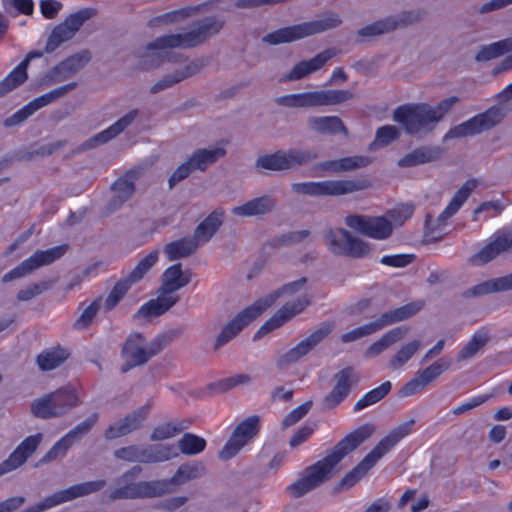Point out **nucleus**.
Here are the masks:
<instances>
[{"label":"nucleus","mask_w":512,"mask_h":512,"mask_svg":"<svg viewBox=\"0 0 512 512\" xmlns=\"http://www.w3.org/2000/svg\"><path fill=\"white\" fill-rule=\"evenodd\" d=\"M392 384L390 381L383 382L380 386L368 391L362 398H360L354 405V411L358 412L364 408L371 406L383 398H385L391 391Z\"/></svg>","instance_id":"6e6d98bb"},{"label":"nucleus","mask_w":512,"mask_h":512,"mask_svg":"<svg viewBox=\"0 0 512 512\" xmlns=\"http://www.w3.org/2000/svg\"><path fill=\"white\" fill-rule=\"evenodd\" d=\"M259 422L260 418L257 415H252L241 421L219 451L218 457L222 460H229L236 456L259 433Z\"/></svg>","instance_id":"dca6fc26"},{"label":"nucleus","mask_w":512,"mask_h":512,"mask_svg":"<svg viewBox=\"0 0 512 512\" xmlns=\"http://www.w3.org/2000/svg\"><path fill=\"white\" fill-rule=\"evenodd\" d=\"M306 283L307 278L301 277L298 280L284 284L282 287L275 290L273 293L257 300L256 302L258 305H260L262 312H264L267 308L272 306L279 297L283 295L292 296L300 292L305 287Z\"/></svg>","instance_id":"de8ad7c7"},{"label":"nucleus","mask_w":512,"mask_h":512,"mask_svg":"<svg viewBox=\"0 0 512 512\" xmlns=\"http://www.w3.org/2000/svg\"><path fill=\"white\" fill-rule=\"evenodd\" d=\"M342 23L339 14L328 11L324 13L319 19L303 22V30L305 37L322 33L338 27Z\"/></svg>","instance_id":"49530a36"},{"label":"nucleus","mask_w":512,"mask_h":512,"mask_svg":"<svg viewBox=\"0 0 512 512\" xmlns=\"http://www.w3.org/2000/svg\"><path fill=\"white\" fill-rule=\"evenodd\" d=\"M69 246L67 244H61L47 250H37L29 258L22 261L15 268L5 273L2 277L3 283L20 279L40 267L50 265L55 261L62 258L68 251Z\"/></svg>","instance_id":"ddd939ff"},{"label":"nucleus","mask_w":512,"mask_h":512,"mask_svg":"<svg viewBox=\"0 0 512 512\" xmlns=\"http://www.w3.org/2000/svg\"><path fill=\"white\" fill-rule=\"evenodd\" d=\"M323 239L328 250L337 256L363 258L371 251L368 242L352 235L344 228L328 229L325 231Z\"/></svg>","instance_id":"9d476101"},{"label":"nucleus","mask_w":512,"mask_h":512,"mask_svg":"<svg viewBox=\"0 0 512 512\" xmlns=\"http://www.w3.org/2000/svg\"><path fill=\"white\" fill-rule=\"evenodd\" d=\"M475 188L476 182L468 180L455 192L449 204L437 218L439 225H445L446 221L458 212Z\"/></svg>","instance_id":"e433bc0d"},{"label":"nucleus","mask_w":512,"mask_h":512,"mask_svg":"<svg viewBox=\"0 0 512 512\" xmlns=\"http://www.w3.org/2000/svg\"><path fill=\"white\" fill-rule=\"evenodd\" d=\"M202 67L203 62L201 60H193L184 68L163 76L151 87L150 92L152 94H157L160 91L172 87L182 80L197 74L202 69Z\"/></svg>","instance_id":"c756f323"},{"label":"nucleus","mask_w":512,"mask_h":512,"mask_svg":"<svg viewBox=\"0 0 512 512\" xmlns=\"http://www.w3.org/2000/svg\"><path fill=\"white\" fill-rule=\"evenodd\" d=\"M101 307V297L89 304L73 324L75 329H86L94 320Z\"/></svg>","instance_id":"774afa93"},{"label":"nucleus","mask_w":512,"mask_h":512,"mask_svg":"<svg viewBox=\"0 0 512 512\" xmlns=\"http://www.w3.org/2000/svg\"><path fill=\"white\" fill-rule=\"evenodd\" d=\"M365 180H323L298 182L291 185L295 193L312 197L341 196L367 188Z\"/></svg>","instance_id":"1a4fd4ad"},{"label":"nucleus","mask_w":512,"mask_h":512,"mask_svg":"<svg viewBox=\"0 0 512 512\" xmlns=\"http://www.w3.org/2000/svg\"><path fill=\"white\" fill-rule=\"evenodd\" d=\"M158 255H159L158 250H153L148 255H146L143 259H141L139 261V263L136 265V267L126 277L130 281V283L134 284V283L140 281L144 277V275L157 262Z\"/></svg>","instance_id":"052dcab7"},{"label":"nucleus","mask_w":512,"mask_h":512,"mask_svg":"<svg viewBox=\"0 0 512 512\" xmlns=\"http://www.w3.org/2000/svg\"><path fill=\"white\" fill-rule=\"evenodd\" d=\"M311 304V296L303 294L296 299L286 302L270 319H268L255 333L254 340L266 333L279 328L295 315L301 313Z\"/></svg>","instance_id":"6ab92c4d"},{"label":"nucleus","mask_w":512,"mask_h":512,"mask_svg":"<svg viewBox=\"0 0 512 512\" xmlns=\"http://www.w3.org/2000/svg\"><path fill=\"white\" fill-rule=\"evenodd\" d=\"M145 173V168L134 167L129 169L116 179L111 185L113 195L108 203L110 210L115 211L123 206L135 192V182L139 180Z\"/></svg>","instance_id":"aec40b11"},{"label":"nucleus","mask_w":512,"mask_h":512,"mask_svg":"<svg viewBox=\"0 0 512 512\" xmlns=\"http://www.w3.org/2000/svg\"><path fill=\"white\" fill-rule=\"evenodd\" d=\"M302 38H305V33L302 23H300L297 25L283 27L268 33L262 38V42L268 45H279L297 41Z\"/></svg>","instance_id":"a18cd8bd"},{"label":"nucleus","mask_w":512,"mask_h":512,"mask_svg":"<svg viewBox=\"0 0 512 512\" xmlns=\"http://www.w3.org/2000/svg\"><path fill=\"white\" fill-rule=\"evenodd\" d=\"M178 448L185 455H196L206 448V440L192 433H185L178 441Z\"/></svg>","instance_id":"13d9d810"},{"label":"nucleus","mask_w":512,"mask_h":512,"mask_svg":"<svg viewBox=\"0 0 512 512\" xmlns=\"http://www.w3.org/2000/svg\"><path fill=\"white\" fill-rule=\"evenodd\" d=\"M224 24L225 21L217 16L199 19L187 29L159 36L148 43L145 47L147 56L155 57L157 65L164 62L181 63L186 60V56L174 49L196 48L217 35Z\"/></svg>","instance_id":"f257e3e1"},{"label":"nucleus","mask_w":512,"mask_h":512,"mask_svg":"<svg viewBox=\"0 0 512 512\" xmlns=\"http://www.w3.org/2000/svg\"><path fill=\"white\" fill-rule=\"evenodd\" d=\"M98 413H92L89 417H87L84 421L77 424L73 429H71L63 438L73 446L76 442H78L83 436L89 433L92 427L98 421Z\"/></svg>","instance_id":"bf43d9fd"},{"label":"nucleus","mask_w":512,"mask_h":512,"mask_svg":"<svg viewBox=\"0 0 512 512\" xmlns=\"http://www.w3.org/2000/svg\"><path fill=\"white\" fill-rule=\"evenodd\" d=\"M345 224L356 232L377 240L387 239L393 232L391 221L381 216L348 215L345 217Z\"/></svg>","instance_id":"a211bd4d"},{"label":"nucleus","mask_w":512,"mask_h":512,"mask_svg":"<svg viewBox=\"0 0 512 512\" xmlns=\"http://www.w3.org/2000/svg\"><path fill=\"white\" fill-rule=\"evenodd\" d=\"M132 283L127 278L120 279L104 301V308L106 311H111L113 308L117 306V304L122 300V298L126 295Z\"/></svg>","instance_id":"680f3d73"},{"label":"nucleus","mask_w":512,"mask_h":512,"mask_svg":"<svg viewBox=\"0 0 512 512\" xmlns=\"http://www.w3.org/2000/svg\"><path fill=\"white\" fill-rule=\"evenodd\" d=\"M509 52H512V38H505L488 45H481L475 55V61H490Z\"/></svg>","instance_id":"8fccbe9b"},{"label":"nucleus","mask_w":512,"mask_h":512,"mask_svg":"<svg viewBox=\"0 0 512 512\" xmlns=\"http://www.w3.org/2000/svg\"><path fill=\"white\" fill-rule=\"evenodd\" d=\"M138 115L139 110L132 109L127 114L118 119L115 123H113L111 126L88 139L84 143V147L87 149L94 148L98 145L107 143L108 141L114 139L116 136L122 133L128 126H130L133 123V121L138 117Z\"/></svg>","instance_id":"c85d7f7f"},{"label":"nucleus","mask_w":512,"mask_h":512,"mask_svg":"<svg viewBox=\"0 0 512 512\" xmlns=\"http://www.w3.org/2000/svg\"><path fill=\"white\" fill-rule=\"evenodd\" d=\"M137 486V493L133 494L135 499L157 498L173 492L168 479L139 481Z\"/></svg>","instance_id":"c03bdc74"},{"label":"nucleus","mask_w":512,"mask_h":512,"mask_svg":"<svg viewBox=\"0 0 512 512\" xmlns=\"http://www.w3.org/2000/svg\"><path fill=\"white\" fill-rule=\"evenodd\" d=\"M178 456L173 445H130L114 451V457L127 462L152 464L165 462Z\"/></svg>","instance_id":"9b49d317"},{"label":"nucleus","mask_w":512,"mask_h":512,"mask_svg":"<svg viewBox=\"0 0 512 512\" xmlns=\"http://www.w3.org/2000/svg\"><path fill=\"white\" fill-rule=\"evenodd\" d=\"M69 353L62 347L57 346L43 350L36 358L40 370L50 371L61 366L68 358Z\"/></svg>","instance_id":"09e8293b"},{"label":"nucleus","mask_w":512,"mask_h":512,"mask_svg":"<svg viewBox=\"0 0 512 512\" xmlns=\"http://www.w3.org/2000/svg\"><path fill=\"white\" fill-rule=\"evenodd\" d=\"M180 334V329H173L166 333L159 334L147 347L143 346L144 337L142 334H131L122 347V354L127 361L122 366L121 371L125 373L136 366L147 363L149 359L161 352L173 340L180 336Z\"/></svg>","instance_id":"20e7f679"},{"label":"nucleus","mask_w":512,"mask_h":512,"mask_svg":"<svg viewBox=\"0 0 512 512\" xmlns=\"http://www.w3.org/2000/svg\"><path fill=\"white\" fill-rule=\"evenodd\" d=\"M142 472V467L139 465H135L131 467L129 470L125 471L122 475L115 479L116 488L111 490L108 495L110 501L117 500H126V499H135L133 494L137 493V483L135 482L136 478L140 476Z\"/></svg>","instance_id":"cd10ccee"},{"label":"nucleus","mask_w":512,"mask_h":512,"mask_svg":"<svg viewBox=\"0 0 512 512\" xmlns=\"http://www.w3.org/2000/svg\"><path fill=\"white\" fill-rule=\"evenodd\" d=\"M77 87L76 82H70L68 84L59 86L33 100H31L29 103L32 105L33 110L36 112L37 110L41 109L42 107H45L59 98L65 96L70 91L74 90Z\"/></svg>","instance_id":"864d4df0"},{"label":"nucleus","mask_w":512,"mask_h":512,"mask_svg":"<svg viewBox=\"0 0 512 512\" xmlns=\"http://www.w3.org/2000/svg\"><path fill=\"white\" fill-rule=\"evenodd\" d=\"M151 403L138 407L113 425H110L104 433L106 440H113L126 436L143 426L144 421L150 412Z\"/></svg>","instance_id":"b1692460"},{"label":"nucleus","mask_w":512,"mask_h":512,"mask_svg":"<svg viewBox=\"0 0 512 512\" xmlns=\"http://www.w3.org/2000/svg\"><path fill=\"white\" fill-rule=\"evenodd\" d=\"M392 118L401 125L406 134L417 138L427 136L437 126L432 106L425 102L400 105L394 110Z\"/></svg>","instance_id":"39448f33"},{"label":"nucleus","mask_w":512,"mask_h":512,"mask_svg":"<svg viewBox=\"0 0 512 512\" xmlns=\"http://www.w3.org/2000/svg\"><path fill=\"white\" fill-rule=\"evenodd\" d=\"M223 216L222 211H213L195 228L192 238L199 246L210 241L222 225Z\"/></svg>","instance_id":"ea45409f"},{"label":"nucleus","mask_w":512,"mask_h":512,"mask_svg":"<svg viewBox=\"0 0 512 512\" xmlns=\"http://www.w3.org/2000/svg\"><path fill=\"white\" fill-rule=\"evenodd\" d=\"M226 155L225 148L215 146L213 148H199L188 158L194 170L205 171L210 165L216 163Z\"/></svg>","instance_id":"a19ab883"},{"label":"nucleus","mask_w":512,"mask_h":512,"mask_svg":"<svg viewBox=\"0 0 512 512\" xmlns=\"http://www.w3.org/2000/svg\"><path fill=\"white\" fill-rule=\"evenodd\" d=\"M375 427L371 423L363 424L341 439L322 460L306 469V475L288 486L287 490L294 498L320 486L332 476L333 468L350 452L359 447L373 433Z\"/></svg>","instance_id":"f03ea898"},{"label":"nucleus","mask_w":512,"mask_h":512,"mask_svg":"<svg viewBox=\"0 0 512 512\" xmlns=\"http://www.w3.org/2000/svg\"><path fill=\"white\" fill-rule=\"evenodd\" d=\"M317 158L318 153L313 149L291 148L288 150H277L272 154H266L257 158L255 168L258 171L296 170L312 163Z\"/></svg>","instance_id":"0eeeda50"},{"label":"nucleus","mask_w":512,"mask_h":512,"mask_svg":"<svg viewBox=\"0 0 512 512\" xmlns=\"http://www.w3.org/2000/svg\"><path fill=\"white\" fill-rule=\"evenodd\" d=\"M43 56L41 51H31L26 58L0 81V97L21 85L27 79V66L32 59Z\"/></svg>","instance_id":"7c9ffc66"},{"label":"nucleus","mask_w":512,"mask_h":512,"mask_svg":"<svg viewBox=\"0 0 512 512\" xmlns=\"http://www.w3.org/2000/svg\"><path fill=\"white\" fill-rule=\"evenodd\" d=\"M178 301V295H167L161 292L156 299H152L143 304L135 313V317L147 319L158 317L168 311Z\"/></svg>","instance_id":"72a5a7b5"},{"label":"nucleus","mask_w":512,"mask_h":512,"mask_svg":"<svg viewBox=\"0 0 512 512\" xmlns=\"http://www.w3.org/2000/svg\"><path fill=\"white\" fill-rule=\"evenodd\" d=\"M509 113L502 105H493L486 111L450 128L444 135L443 141L473 136L487 131L498 125Z\"/></svg>","instance_id":"6e6552de"},{"label":"nucleus","mask_w":512,"mask_h":512,"mask_svg":"<svg viewBox=\"0 0 512 512\" xmlns=\"http://www.w3.org/2000/svg\"><path fill=\"white\" fill-rule=\"evenodd\" d=\"M54 282V280H44L39 283H31L24 289L19 290L16 298L20 302L30 301L44 291L49 290L53 286Z\"/></svg>","instance_id":"69168bd1"},{"label":"nucleus","mask_w":512,"mask_h":512,"mask_svg":"<svg viewBox=\"0 0 512 512\" xmlns=\"http://www.w3.org/2000/svg\"><path fill=\"white\" fill-rule=\"evenodd\" d=\"M205 473V466L201 462L186 463L179 466L175 474L168 479L171 487L181 485L190 480L201 478Z\"/></svg>","instance_id":"3c124183"},{"label":"nucleus","mask_w":512,"mask_h":512,"mask_svg":"<svg viewBox=\"0 0 512 512\" xmlns=\"http://www.w3.org/2000/svg\"><path fill=\"white\" fill-rule=\"evenodd\" d=\"M260 305L257 302L240 311L232 320H230L221 330L216 338L214 350L227 344L235 338L244 327L262 314Z\"/></svg>","instance_id":"4be33fe9"},{"label":"nucleus","mask_w":512,"mask_h":512,"mask_svg":"<svg viewBox=\"0 0 512 512\" xmlns=\"http://www.w3.org/2000/svg\"><path fill=\"white\" fill-rule=\"evenodd\" d=\"M276 205L275 199L270 195L256 197L246 203L233 207L232 214L240 217L265 215L271 212Z\"/></svg>","instance_id":"473e14b6"},{"label":"nucleus","mask_w":512,"mask_h":512,"mask_svg":"<svg viewBox=\"0 0 512 512\" xmlns=\"http://www.w3.org/2000/svg\"><path fill=\"white\" fill-rule=\"evenodd\" d=\"M336 55L333 48H328L309 60H302L294 65L292 70L284 76V81H296L320 70L325 64Z\"/></svg>","instance_id":"a878e982"},{"label":"nucleus","mask_w":512,"mask_h":512,"mask_svg":"<svg viewBox=\"0 0 512 512\" xmlns=\"http://www.w3.org/2000/svg\"><path fill=\"white\" fill-rule=\"evenodd\" d=\"M420 18V13L415 11H405L398 15H390L362 27L357 31V35L362 39L382 36L398 28H405L412 25L418 22Z\"/></svg>","instance_id":"f3484780"},{"label":"nucleus","mask_w":512,"mask_h":512,"mask_svg":"<svg viewBox=\"0 0 512 512\" xmlns=\"http://www.w3.org/2000/svg\"><path fill=\"white\" fill-rule=\"evenodd\" d=\"M106 486V480L99 479L93 481L82 482L72 485L66 489L55 492L46 497L43 501L38 502L21 512H44L57 505L72 501L79 497L87 496L102 490Z\"/></svg>","instance_id":"f8f14e48"},{"label":"nucleus","mask_w":512,"mask_h":512,"mask_svg":"<svg viewBox=\"0 0 512 512\" xmlns=\"http://www.w3.org/2000/svg\"><path fill=\"white\" fill-rule=\"evenodd\" d=\"M50 396L55 417L63 416L80 403L76 390L69 386L59 388L50 393Z\"/></svg>","instance_id":"4c0bfd02"},{"label":"nucleus","mask_w":512,"mask_h":512,"mask_svg":"<svg viewBox=\"0 0 512 512\" xmlns=\"http://www.w3.org/2000/svg\"><path fill=\"white\" fill-rule=\"evenodd\" d=\"M92 59L88 49H83L65 58L48 70L42 77V84L50 86L70 79L79 73Z\"/></svg>","instance_id":"2eb2a0df"},{"label":"nucleus","mask_w":512,"mask_h":512,"mask_svg":"<svg viewBox=\"0 0 512 512\" xmlns=\"http://www.w3.org/2000/svg\"><path fill=\"white\" fill-rule=\"evenodd\" d=\"M443 150L438 146H421L398 160L400 167H413L438 160Z\"/></svg>","instance_id":"f704fd0d"},{"label":"nucleus","mask_w":512,"mask_h":512,"mask_svg":"<svg viewBox=\"0 0 512 512\" xmlns=\"http://www.w3.org/2000/svg\"><path fill=\"white\" fill-rule=\"evenodd\" d=\"M162 286L160 291L163 294L173 295V293L190 282V275L182 271L181 263L174 264L168 267L162 275Z\"/></svg>","instance_id":"c9c22d12"},{"label":"nucleus","mask_w":512,"mask_h":512,"mask_svg":"<svg viewBox=\"0 0 512 512\" xmlns=\"http://www.w3.org/2000/svg\"><path fill=\"white\" fill-rule=\"evenodd\" d=\"M199 245L197 240L192 237H183L178 240L167 243L164 246V253L169 261L180 258H186L194 254Z\"/></svg>","instance_id":"37998d69"},{"label":"nucleus","mask_w":512,"mask_h":512,"mask_svg":"<svg viewBox=\"0 0 512 512\" xmlns=\"http://www.w3.org/2000/svg\"><path fill=\"white\" fill-rule=\"evenodd\" d=\"M409 332L406 326H398L383 334L377 341L372 343L366 350L367 357H375L385 351L388 347L402 340Z\"/></svg>","instance_id":"79ce46f5"},{"label":"nucleus","mask_w":512,"mask_h":512,"mask_svg":"<svg viewBox=\"0 0 512 512\" xmlns=\"http://www.w3.org/2000/svg\"><path fill=\"white\" fill-rule=\"evenodd\" d=\"M415 424L410 419L392 429L335 487L336 491L346 490L360 481L368 471L387 454L400 440L409 435Z\"/></svg>","instance_id":"7ed1b4c3"},{"label":"nucleus","mask_w":512,"mask_h":512,"mask_svg":"<svg viewBox=\"0 0 512 512\" xmlns=\"http://www.w3.org/2000/svg\"><path fill=\"white\" fill-rule=\"evenodd\" d=\"M317 104L320 106L341 105L354 98V93L350 90L326 89L317 90Z\"/></svg>","instance_id":"603ef678"},{"label":"nucleus","mask_w":512,"mask_h":512,"mask_svg":"<svg viewBox=\"0 0 512 512\" xmlns=\"http://www.w3.org/2000/svg\"><path fill=\"white\" fill-rule=\"evenodd\" d=\"M306 125L310 132L321 136L349 135L347 127L338 116H310Z\"/></svg>","instance_id":"bb28decb"},{"label":"nucleus","mask_w":512,"mask_h":512,"mask_svg":"<svg viewBox=\"0 0 512 512\" xmlns=\"http://www.w3.org/2000/svg\"><path fill=\"white\" fill-rule=\"evenodd\" d=\"M449 368V363L444 359H438L433 362L430 366L426 367L422 371H419L416 375L422 382L424 387L429 385L431 382L436 380L444 371Z\"/></svg>","instance_id":"e2e57ef3"},{"label":"nucleus","mask_w":512,"mask_h":512,"mask_svg":"<svg viewBox=\"0 0 512 512\" xmlns=\"http://www.w3.org/2000/svg\"><path fill=\"white\" fill-rule=\"evenodd\" d=\"M54 406L51 400L50 393L43 397L33 400L31 403V413L41 419L55 418Z\"/></svg>","instance_id":"0e129e2a"},{"label":"nucleus","mask_w":512,"mask_h":512,"mask_svg":"<svg viewBox=\"0 0 512 512\" xmlns=\"http://www.w3.org/2000/svg\"><path fill=\"white\" fill-rule=\"evenodd\" d=\"M420 340H412L400 347L390 358L389 367L397 370L403 367L421 348Z\"/></svg>","instance_id":"5fc2aeb1"},{"label":"nucleus","mask_w":512,"mask_h":512,"mask_svg":"<svg viewBox=\"0 0 512 512\" xmlns=\"http://www.w3.org/2000/svg\"><path fill=\"white\" fill-rule=\"evenodd\" d=\"M43 435L37 433L26 437L7 459L0 463V477L21 467L37 450Z\"/></svg>","instance_id":"5701e85b"},{"label":"nucleus","mask_w":512,"mask_h":512,"mask_svg":"<svg viewBox=\"0 0 512 512\" xmlns=\"http://www.w3.org/2000/svg\"><path fill=\"white\" fill-rule=\"evenodd\" d=\"M185 427L180 423L167 422L155 427L150 435L152 441H162L179 434Z\"/></svg>","instance_id":"338daca9"},{"label":"nucleus","mask_w":512,"mask_h":512,"mask_svg":"<svg viewBox=\"0 0 512 512\" xmlns=\"http://www.w3.org/2000/svg\"><path fill=\"white\" fill-rule=\"evenodd\" d=\"M502 254H512V229L510 228L495 232L492 240L473 255L470 262L475 265H483Z\"/></svg>","instance_id":"412c9836"},{"label":"nucleus","mask_w":512,"mask_h":512,"mask_svg":"<svg viewBox=\"0 0 512 512\" xmlns=\"http://www.w3.org/2000/svg\"><path fill=\"white\" fill-rule=\"evenodd\" d=\"M369 163L370 158L367 156H350L336 160L323 161L317 164L316 169L340 173L366 167Z\"/></svg>","instance_id":"58836bf2"},{"label":"nucleus","mask_w":512,"mask_h":512,"mask_svg":"<svg viewBox=\"0 0 512 512\" xmlns=\"http://www.w3.org/2000/svg\"><path fill=\"white\" fill-rule=\"evenodd\" d=\"M422 307L423 303L421 301H416L389 310L381 314L376 320L342 334L340 339L343 343H350L359 340L363 337L374 334L387 326L413 317L421 310Z\"/></svg>","instance_id":"423d86ee"},{"label":"nucleus","mask_w":512,"mask_h":512,"mask_svg":"<svg viewBox=\"0 0 512 512\" xmlns=\"http://www.w3.org/2000/svg\"><path fill=\"white\" fill-rule=\"evenodd\" d=\"M489 341V335L483 330L473 334L469 342L460 350L457 360H467L473 358Z\"/></svg>","instance_id":"4d7b16f0"},{"label":"nucleus","mask_w":512,"mask_h":512,"mask_svg":"<svg viewBox=\"0 0 512 512\" xmlns=\"http://www.w3.org/2000/svg\"><path fill=\"white\" fill-rule=\"evenodd\" d=\"M334 379L336 381L335 386L322 401L323 409H333L348 396L355 381L353 368H343L334 375Z\"/></svg>","instance_id":"393cba45"},{"label":"nucleus","mask_w":512,"mask_h":512,"mask_svg":"<svg viewBox=\"0 0 512 512\" xmlns=\"http://www.w3.org/2000/svg\"><path fill=\"white\" fill-rule=\"evenodd\" d=\"M512 290V272L510 274L489 279L480 284H477L469 289H467L463 296L466 298L469 297H478L487 295L490 293H499Z\"/></svg>","instance_id":"2f4dec72"},{"label":"nucleus","mask_w":512,"mask_h":512,"mask_svg":"<svg viewBox=\"0 0 512 512\" xmlns=\"http://www.w3.org/2000/svg\"><path fill=\"white\" fill-rule=\"evenodd\" d=\"M95 9L83 8L66 17L51 31L45 46V53L54 52L62 43L72 39L81 26L95 15Z\"/></svg>","instance_id":"4468645a"}]
</instances>
